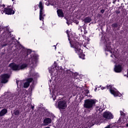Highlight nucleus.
Masks as SVG:
<instances>
[{
    "instance_id": "35",
    "label": "nucleus",
    "mask_w": 128,
    "mask_h": 128,
    "mask_svg": "<svg viewBox=\"0 0 128 128\" xmlns=\"http://www.w3.org/2000/svg\"><path fill=\"white\" fill-rule=\"evenodd\" d=\"M94 91H95V92H96V88Z\"/></svg>"
},
{
    "instance_id": "20",
    "label": "nucleus",
    "mask_w": 128,
    "mask_h": 128,
    "mask_svg": "<svg viewBox=\"0 0 128 128\" xmlns=\"http://www.w3.org/2000/svg\"><path fill=\"white\" fill-rule=\"evenodd\" d=\"M84 22H92V18L90 17L86 18L84 19Z\"/></svg>"
},
{
    "instance_id": "36",
    "label": "nucleus",
    "mask_w": 128,
    "mask_h": 128,
    "mask_svg": "<svg viewBox=\"0 0 128 128\" xmlns=\"http://www.w3.org/2000/svg\"><path fill=\"white\" fill-rule=\"evenodd\" d=\"M68 26H70V24H68V22H67Z\"/></svg>"
},
{
    "instance_id": "25",
    "label": "nucleus",
    "mask_w": 128,
    "mask_h": 128,
    "mask_svg": "<svg viewBox=\"0 0 128 128\" xmlns=\"http://www.w3.org/2000/svg\"><path fill=\"white\" fill-rule=\"evenodd\" d=\"M112 28H118V24L115 23L112 24Z\"/></svg>"
},
{
    "instance_id": "7",
    "label": "nucleus",
    "mask_w": 128,
    "mask_h": 128,
    "mask_svg": "<svg viewBox=\"0 0 128 128\" xmlns=\"http://www.w3.org/2000/svg\"><path fill=\"white\" fill-rule=\"evenodd\" d=\"M106 88L107 90H110V92L112 94H113L114 96H122V94H120V92H118L116 89L112 88V85L107 84Z\"/></svg>"
},
{
    "instance_id": "23",
    "label": "nucleus",
    "mask_w": 128,
    "mask_h": 128,
    "mask_svg": "<svg viewBox=\"0 0 128 128\" xmlns=\"http://www.w3.org/2000/svg\"><path fill=\"white\" fill-rule=\"evenodd\" d=\"M14 114H15V116H18V114H20V110H16L14 112Z\"/></svg>"
},
{
    "instance_id": "14",
    "label": "nucleus",
    "mask_w": 128,
    "mask_h": 128,
    "mask_svg": "<svg viewBox=\"0 0 128 128\" xmlns=\"http://www.w3.org/2000/svg\"><path fill=\"white\" fill-rule=\"evenodd\" d=\"M32 82V78H28L26 80V82L24 83V88H26L30 86V83Z\"/></svg>"
},
{
    "instance_id": "15",
    "label": "nucleus",
    "mask_w": 128,
    "mask_h": 128,
    "mask_svg": "<svg viewBox=\"0 0 128 128\" xmlns=\"http://www.w3.org/2000/svg\"><path fill=\"white\" fill-rule=\"evenodd\" d=\"M44 126H48V124H52V119L50 118H46L44 120Z\"/></svg>"
},
{
    "instance_id": "5",
    "label": "nucleus",
    "mask_w": 128,
    "mask_h": 128,
    "mask_svg": "<svg viewBox=\"0 0 128 128\" xmlns=\"http://www.w3.org/2000/svg\"><path fill=\"white\" fill-rule=\"evenodd\" d=\"M96 100L92 99H88L84 100V108L88 110V112H90V110L94 108V106H96Z\"/></svg>"
},
{
    "instance_id": "32",
    "label": "nucleus",
    "mask_w": 128,
    "mask_h": 128,
    "mask_svg": "<svg viewBox=\"0 0 128 128\" xmlns=\"http://www.w3.org/2000/svg\"><path fill=\"white\" fill-rule=\"evenodd\" d=\"M89 92L88 90H86V94H88Z\"/></svg>"
},
{
    "instance_id": "8",
    "label": "nucleus",
    "mask_w": 128,
    "mask_h": 128,
    "mask_svg": "<svg viewBox=\"0 0 128 128\" xmlns=\"http://www.w3.org/2000/svg\"><path fill=\"white\" fill-rule=\"evenodd\" d=\"M38 6L40 8V20L44 21V16H46L44 14V4L42 2H39Z\"/></svg>"
},
{
    "instance_id": "2",
    "label": "nucleus",
    "mask_w": 128,
    "mask_h": 128,
    "mask_svg": "<svg viewBox=\"0 0 128 128\" xmlns=\"http://www.w3.org/2000/svg\"><path fill=\"white\" fill-rule=\"evenodd\" d=\"M102 42L104 43V49L106 52V54H111V58H114L112 60L114 64L118 63V52L116 50H112V46H110V42L108 39L102 40Z\"/></svg>"
},
{
    "instance_id": "10",
    "label": "nucleus",
    "mask_w": 128,
    "mask_h": 128,
    "mask_svg": "<svg viewBox=\"0 0 128 128\" xmlns=\"http://www.w3.org/2000/svg\"><path fill=\"white\" fill-rule=\"evenodd\" d=\"M103 117L106 120H112V118H114V116L108 111H106L104 112Z\"/></svg>"
},
{
    "instance_id": "17",
    "label": "nucleus",
    "mask_w": 128,
    "mask_h": 128,
    "mask_svg": "<svg viewBox=\"0 0 128 128\" xmlns=\"http://www.w3.org/2000/svg\"><path fill=\"white\" fill-rule=\"evenodd\" d=\"M84 42V48H88V44H90V38H87L85 40V41Z\"/></svg>"
},
{
    "instance_id": "27",
    "label": "nucleus",
    "mask_w": 128,
    "mask_h": 128,
    "mask_svg": "<svg viewBox=\"0 0 128 128\" xmlns=\"http://www.w3.org/2000/svg\"><path fill=\"white\" fill-rule=\"evenodd\" d=\"M12 97H10V96L8 98V100H12Z\"/></svg>"
},
{
    "instance_id": "22",
    "label": "nucleus",
    "mask_w": 128,
    "mask_h": 128,
    "mask_svg": "<svg viewBox=\"0 0 128 128\" xmlns=\"http://www.w3.org/2000/svg\"><path fill=\"white\" fill-rule=\"evenodd\" d=\"M51 98H52L53 99V100H56V94H54V92H53L52 94H51Z\"/></svg>"
},
{
    "instance_id": "13",
    "label": "nucleus",
    "mask_w": 128,
    "mask_h": 128,
    "mask_svg": "<svg viewBox=\"0 0 128 128\" xmlns=\"http://www.w3.org/2000/svg\"><path fill=\"white\" fill-rule=\"evenodd\" d=\"M28 76H33L34 78H36L40 76V75L38 73L35 72L34 71L32 70V71L30 72Z\"/></svg>"
},
{
    "instance_id": "24",
    "label": "nucleus",
    "mask_w": 128,
    "mask_h": 128,
    "mask_svg": "<svg viewBox=\"0 0 128 128\" xmlns=\"http://www.w3.org/2000/svg\"><path fill=\"white\" fill-rule=\"evenodd\" d=\"M22 81H16V83L17 84V86H18V84H20V86H22Z\"/></svg>"
},
{
    "instance_id": "28",
    "label": "nucleus",
    "mask_w": 128,
    "mask_h": 128,
    "mask_svg": "<svg viewBox=\"0 0 128 128\" xmlns=\"http://www.w3.org/2000/svg\"><path fill=\"white\" fill-rule=\"evenodd\" d=\"M78 30H80L81 32H82V27L80 26V27L78 28Z\"/></svg>"
},
{
    "instance_id": "30",
    "label": "nucleus",
    "mask_w": 128,
    "mask_h": 128,
    "mask_svg": "<svg viewBox=\"0 0 128 128\" xmlns=\"http://www.w3.org/2000/svg\"><path fill=\"white\" fill-rule=\"evenodd\" d=\"M100 12H102V14H104V10H101Z\"/></svg>"
},
{
    "instance_id": "19",
    "label": "nucleus",
    "mask_w": 128,
    "mask_h": 128,
    "mask_svg": "<svg viewBox=\"0 0 128 128\" xmlns=\"http://www.w3.org/2000/svg\"><path fill=\"white\" fill-rule=\"evenodd\" d=\"M57 14L59 18H64V12H62V10H57Z\"/></svg>"
},
{
    "instance_id": "21",
    "label": "nucleus",
    "mask_w": 128,
    "mask_h": 128,
    "mask_svg": "<svg viewBox=\"0 0 128 128\" xmlns=\"http://www.w3.org/2000/svg\"><path fill=\"white\" fill-rule=\"evenodd\" d=\"M32 82V84L30 85V88L31 90H34V80H32V82Z\"/></svg>"
},
{
    "instance_id": "11",
    "label": "nucleus",
    "mask_w": 128,
    "mask_h": 128,
    "mask_svg": "<svg viewBox=\"0 0 128 128\" xmlns=\"http://www.w3.org/2000/svg\"><path fill=\"white\" fill-rule=\"evenodd\" d=\"M1 78L2 82L3 84H6L8 82V79L10 78V75H8V74H4L1 76Z\"/></svg>"
},
{
    "instance_id": "12",
    "label": "nucleus",
    "mask_w": 128,
    "mask_h": 128,
    "mask_svg": "<svg viewBox=\"0 0 128 128\" xmlns=\"http://www.w3.org/2000/svg\"><path fill=\"white\" fill-rule=\"evenodd\" d=\"M114 70L115 72H121L122 70V64H118L115 65Z\"/></svg>"
},
{
    "instance_id": "18",
    "label": "nucleus",
    "mask_w": 128,
    "mask_h": 128,
    "mask_svg": "<svg viewBox=\"0 0 128 128\" xmlns=\"http://www.w3.org/2000/svg\"><path fill=\"white\" fill-rule=\"evenodd\" d=\"M7 113H8V110H6V108L2 109L0 112V116H4Z\"/></svg>"
},
{
    "instance_id": "3",
    "label": "nucleus",
    "mask_w": 128,
    "mask_h": 128,
    "mask_svg": "<svg viewBox=\"0 0 128 128\" xmlns=\"http://www.w3.org/2000/svg\"><path fill=\"white\" fill-rule=\"evenodd\" d=\"M70 44L71 48H74L76 53L78 54L79 58H82V60H84V54H82V50L80 48V46H82V43L79 41L78 42H76L72 43L70 42Z\"/></svg>"
},
{
    "instance_id": "1",
    "label": "nucleus",
    "mask_w": 128,
    "mask_h": 128,
    "mask_svg": "<svg viewBox=\"0 0 128 128\" xmlns=\"http://www.w3.org/2000/svg\"><path fill=\"white\" fill-rule=\"evenodd\" d=\"M38 62V56L36 54L31 55L30 58L28 59L26 63H22L19 64L16 63H11L9 64V68H12L13 70H24L28 66L34 68L36 66Z\"/></svg>"
},
{
    "instance_id": "39",
    "label": "nucleus",
    "mask_w": 128,
    "mask_h": 128,
    "mask_svg": "<svg viewBox=\"0 0 128 128\" xmlns=\"http://www.w3.org/2000/svg\"><path fill=\"white\" fill-rule=\"evenodd\" d=\"M32 108H34V107H32Z\"/></svg>"
},
{
    "instance_id": "34",
    "label": "nucleus",
    "mask_w": 128,
    "mask_h": 128,
    "mask_svg": "<svg viewBox=\"0 0 128 128\" xmlns=\"http://www.w3.org/2000/svg\"><path fill=\"white\" fill-rule=\"evenodd\" d=\"M126 126L128 128V123L126 124Z\"/></svg>"
},
{
    "instance_id": "38",
    "label": "nucleus",
    "mask_w": 128,
    "mask_h": 128,
    "mask_svg": "<svg viewBox=\"0 0 128 128\" xmlns=\"http://www.w3.org/2000/svg\"><path fill=\"white\" fill-rule=\"evenodd\" d=\"M14 0H12V2H14Z\"/></svg>"
},
{
    "instance_id": "4",
    "label": "nucleus",
    "mask_w": 128,
    "mask_h": 128,
    "mask_svg": "<svg viewBox=\"0 0 128 128\" xmlns=\"http://www.w3.org/2000/svg\"><path fill=\"white\" fill-rule=\"evenodd\" d=\"M49 72L51 74L52 76H58V74H64V71L60 66H52L49 68Z\"/></svg>"
},
{
    "instance_id": "6",
    "label": "nucleus",
    "mask_w": 128,
    "mask_h": 128,
    "mask_svg": "<svg viewBox=\"0 0 128 128\" xmlns=\"http://www.w3.org/2000/svg\"><path fill=\"white\" fill-rule=\"evenodd\" d=\"M4 4H0V10L2 14H14V10L10 8H4Z\"/></svg>"
},
{
    "instance_id": "26",
    "label": "nucleus",
    "mask_w": 128,
    "mask_h": 128,
    "mask_svg": "<svg viewBox=\"0 0 128 128\" xmlns=\"http://www.w3.org/2000/svg\"><path fill=\"white\" fill-rule=\"evenodd\" d=\"M66 74H70V70H66Z\"/></svg>"
},
{
    "instance_id": "16",
    "label": "nucleus",
    "mask_w": 128,
    "mask_h": 128,
    "mask_svg": "<svg viewBox=\"0 0 128 128\" xmlns=\"http://www.w3.org/2000/svg\"><path fill=\"white\" fill-rule=\"evenodd\" d=\"M21 54H22V58H26L28 55V51L25 48H23L21 51Z\"/></svg>"
},
{
    "instance_id": "29",
    "label": "nucleus",
    "mask_w": 128,
    "mask_h": 128,
    "mask_svg": "<svg viewBox=\"0 0 128 128\" xmlns=\"http://www.w3.org/2000/svg\"><path fill=\"white\" fill-rule=\"evenodd\" d=\"M66 33L67 34H68V38H70V35H68V30H67L66 31Z\"/></svg>"
},
{
    "instance_id": "37",
    "label": "nucleus",
    "mask_w": 128,
    "mask_h": 128,
    "mask_svg": "<svg viewBox=\"0 0 128 128\" xmlns=\"http://www.w3.org/2000/svg\"><path fill=\"white\" fill-rule=\"evenodd\" d=\"M55 50H56V46H55Z\"/></svg>"
},
{
    "instance_id": "9",
    "label": "nucleus",
    "mask_w": 128,
    "mask_h": 128,
    "mask_svg": "<svg viewBox=\"0 0 128 128\" xmlns=\"http://www.w3.org/2000/svg\"><path fill=\"white\" fill-rule=\"evenodd\" d=\"M59 110H64L66 108V100H60L58 102V106H56Z\"/></svg>"
},
{
    "instance_id": "33",
    "label": "nucleus",
    "mask_w": 128,
    "mask_h": 128,
    "mask_svg": "<svg viewBox=\"0 0 128 128\" xmlns=\"http://www.w3.org/2000/svg\"><path fill=\"white\" fill-rule=\"evenodd\" d=\"M92 124H94V122H95L94 120H92Z\"/></svg>"
},
{
    "instance_id": "31",
    "label": "nucleus",
    "mask_w": 128,
    "mask_h": 128,
    "mask_svg": "<svg viewBox=\"0 0 128 128\" xmlns=\"http://www.w3.org/2000/svg\"><path fill=\"white\" fill-rule=\"evenodd\" d=\"M104 88H104V87L101 88V90H104Z\"/></svg>"
}]
</instances>
